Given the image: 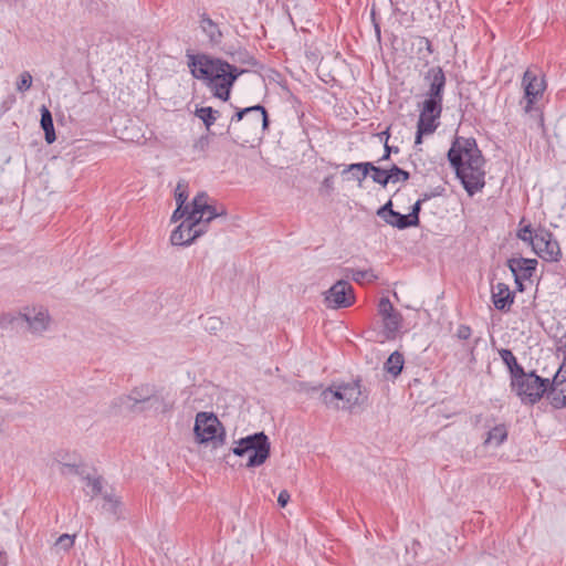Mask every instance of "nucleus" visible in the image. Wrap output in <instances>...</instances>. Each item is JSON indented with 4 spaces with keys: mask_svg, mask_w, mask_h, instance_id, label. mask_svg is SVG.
Masks as SVG:
<instances>
[{
    "mask_svg": "<svg viewBox=\"0 0 566 566\" xmlns=\"http://www.w3.org/2000/svg\"><path fill=\"white\" fill-rule=\"evenodd\" d=\"M227 211L224 208H221L220 210L217 209V207L209 203V197L207 193L201 192L198 193L192 202H191V210L189 212L188 219L193 222H196L197 229H205L206 224L212 221L216 218H226Z\"/></svg>",
    "mask_w": 566,
    "mask_h": 566,
    "instance_id": "1a4fd4ad",
    "label": "nucleus"
},
{
    "mask_svg": "<svg viewBox=\"0 0 566 566\" xmlns=\"http://www.w3.org/2000/svg\"><path fill=\"white\" fill-rule=\"evenodd\" d=\"M390 212H395V210L392 209V201L388 200L378 209L377 214L386 222V219H389Z\"/></svg>",
    "mask_w": 566,
    "mask_h": 566,
    "instance_id": "37998d69",
    "label": "nucleus"
},
{
    "mask_svg": "<svg viewBox=\"0 0 566 566\" xmlns=\"http://www.w3.org/2000/svg\"><path fill=\"white\" fill-rule=\"evenodd\" d=\"M559 349L563 350L564 359L559 373H566V334L560 338Z\"/></svg>",
    "mask_w": 566,
    "mask_h": 566,
    "instance_id": "09e8293b",
    "label": "nucleus"
},
{
    "mask_svg": "<svg viewBox=\"0 0 566 566\" xmlns=\"http://www.w3.org/2000/svg\"><path fill=\"white\" fill-rule=\"evenodd\" d=\"M40 113H41L40 124H41L42 129L44 130L45 142L48 144H52L56 139L52 114H51L50 109L44 105L40 108Z\"/></svg>",
    "mask_w": 566,
    "mask_h": 566,
    "instance_id": "4be33fe9",
    "label": "nucleus"
},
{
    "mask_svg": "<svg viewBox=\"0 0 566 566\" xmlns=\"http://www.w3.org/2000/svg\"><path fill=\"white\" fill-rule=\"evenodd\" d=\"M378 312L382 317L384 333L387 339L396 338L402 322L401 314L396 311L388 297H381Z\"/></svg>",
    "mask_w": 566,
    "mask_h": 566,
    "instance_id": "ddd939ff",
    "label": "nucleus"
},
{
    "mask_svg": "<svg viewBox=\"0 0 566 566\" xmlns=\"http://www.w3.org/2000/svg\"><path fill=\"white\" fill-rule=\"evenodd\" d=\"M440 116L436 115H419V119L417 123V133H416V139L415 144L420 145L422 143V136L432 134L437 127L438 123L437 119H439Z\"/></svg>",
    "mask_w": 566,
    "mask_h": 566,
    "instance_id": "412c9836",
    "label": "nucleus"
},
{
    "mask_svg": "<svg viewBox=\"0 0 566 566\" xmlns=\"http://www.w3.org/2000/svg\"><path fill=\"white\" fill-rule=\"evenodd\" d=\"M105 505L103 506L105 511L118 517L120 512V501L115 494H104Z\"/></svg>",
    "mask_w": 566,
    "mask_h": 566,
    "instance_id": "2f4dec72",
    "label": "nucleus"
},
{
    "mask_svg": "<svg viewBox=\"0 0 566 566\" xmlns=\"http://www.w3.org/2000/svg\"><path fill=\"white\" fill-rule=\"evenodd\" d=\"M389 176L391 182H398V181H407L410 178V174L397 165H392L389 168Z\"/></svg>",
    "mask_w": 566,
    "mask_h": 566,
    "instance_id": "473e14b6",
    "label": "nucleus"
},
{
    "mask_svg": "<svg viewBox=\"0 0 566 566\" xmlns=\"http://www.w3.org/2000/svg\"><path fill=\"white\" fill-rule=\"evenodd\" d=\"M523 86H524V98L526 99V104L524 106V112L532 114L534 113L538 117L539 126H543V115L539 112L538 107H534L536 99L542 96L545 84L544 80L538 78L533 72L527 70L523 75Z\"/></svg>",
    "mask_w": 566,
    "mask_h": 566,
    "instance_id": "9d476101",
    "label": "nucleus"
},
{
    "mask_svg": "<svg viewBox=\"0 0 566 566\" xmlns=\"http://www.w3.org/2000/svg\"><path fill=\"white\" fill-rule=\"evenodd\" d=\"M188 66L195 78L206 82L213 95L222 101L230 97L231 87L237 78L244 73L234 65L206 54H188Z\"/></svg>",
    "mask_w": 566,
    "mask_h": 566,
    "instance_id": "f03ea898",
    "label": "nucleus"
},
{
    "mask_svg": "<svg viewBox=\"0 0 566 566\" xmlns=\"http://www.w3.org/2000/svg\"><path fill=\"white\" fill-rule=\"evenodd\" d=\"M517 238L533 245L535 241V232H533L531 226H525L518 230Z\"/></svg>",
    "mask_w": 566,
    "mask_h": 566,
    "instance_id": "4c0bfd02",
    "label": "nucleus"
},
{
    "mask_svg": "<svg viewBox=\"0 0 566 566\" xmlns=\"http://www.w3.org/2000/svg\"><path fill=\"white\" fill-rule=\"evenodd\" d=\"M31 86H32V75L28 71L22 72L17 82V90L19 92H25V91L30 90Z\"/></svg>",
    "mask_w": 566,
    "mask_h": 566,
    "instance_id": "f704fd0d",
    "label": "nucleus"
},
{
    "mask_svg": "<svg viewBox=\"0 0 566 566\" xmlns=\"http://www.w3.org/2000/svg\"><path fill=\"white\" fill-rule=\"evenodd\" d=\"M200 27L202 31L207 34L210 42L214 44H219L222 40V32L219 29L218 24L212 21L209 17L206 14H202L200 20Z\"/></svg>",
    "mask_w": 566,
    "mask_h": 566,
    "instance_id": "5701e85b",
    "label": "nucleus"
},
{
    "mask_svg": "<svg viewBox=\"0 0 566 566\" xmlns=\"http://www.w3.org/2000/svg\"><path fill=\"white\" fill-rule=\"evenodd\" d=\"M6 557H4V554L0 553V565L1 566H4L6 565Z\"/></svg>",
    "mask_w": 566,
    "mask_h": 566,
    "instance_id": "13d9d810",
    "label": "nucleus"
},
{
    "mask_svg": "<svg viewBox=\"0 0 566 566\" xmlns=\"http://www.w3.org/2000/svg\"><path fill=\"white\" fill-rule=\"evenodd\" d=\"M548 398L551 401V405L556 408H565L566 407V386L562 387L558 391H556L554 388L548 394Z\"/></svg>",
    "mask_w": 566,
    "mask_h": 566,
    "instance_id": "7c9ffc66",
    "label": "nucleus"
},
{
    "mask_svg": "<svg viewBox=\"0 0 566 566\" xmlns=\"http://www.w3.org/2000/svg\"><path fill=\"white\" fill-rule=\"evenodd\" d=\"M269 124L268 112L262 105L237 108L230 118L227 133L235 144L245 146L261 140Z\"/></svg>",
    "mask_w": 566,
    "mask_h": 566,
    "instance_id": "7ed1b4c3",
    "label": "nucleus"
},
{
    "mask_svg": "<svg viewBox=\"0 0 566 566\" xmlns=\"http://www.w3.org/2000/svg\"><path fill=\"white\" fill-rule=\"evenodd\" d=\"M344 275L348 279L350 277L356 283L363 284L365 281L373 282L378 279L376 274H374L373 270H354L346 268L343 270Z\"/></svg>",
    "mask_w": 566,
    "mask_h": 566,
    "instance_id": "bb28decb",
    "label": "nucleus"
},
{
    "mask_svg": "<svg viewBox=\"0 0 566 566\" xmlns=\"http://www.w3.org/2000/svg\"><path fill=\"white\" fill-rule=\"evenodd\" d=\"M499 354L510 371L511 380L524 371L523 366L517 363L512 350L503 348Z\"/></svg>",
    "mask_w": 566,
    "mask_h": 566,
    "instance_id": "b1692460",
    "label": "nucleus"
},
{
    "mask_svg": "<svg viewBox=\"0 0 566 566\" xmlns=\"http://www.w3.org/2000/svg\"><path fill=\"white\" fill-rule=\"evenodd\" d=\"M6 557H4V554L0 553V565L1 566H4L6 565Z\"/></svg>",
    "mask_w": 566,
    "mask_h": 566,
    "instance_id": "4d7b16f0",
    "label": "nucleus"
},
{
    "mask_svg": "<svg viewBox=\"0 0 566 566\" xmlns=\"http://www.w3.org/2000/svg\"><path fill=\"white\" fill-rule=\"evenodd\" d=\"M491 560H493L491 556H483L476 566L489 565Z\"/></svg>",
    "mask_w": 566,
    "mask_h": 566,
    "instance_id": "864d4df0",
    "label": "nucleus"
},
{
    "mask_svg": "<svg viewBox=\"0 0 566 566\" xmlns=\"http://www.w3.org/2000/svg\"><path fill=\"white\" fill-rule=\"evenodd\" d=\"M421 205L422 202L420 200H417L411 207V211L408 213L411 224L415 227L419 226L420 222L419 213L421 211Z\"/></svg>",
    "mask_w": 566,
    "mask_h": 566,
    "instance_id": "ea45409f",
    "label": "nucleus"
},
{
    "mask_svg": "<svg viewBox=\"0 0 566 566\" xmlns=\"http://www.w3.org/2000/svg\"><path fill=\"white\" fill-rule=\"evenodd\" d=\"M443 98L437 96H424L420 115H436L441 116Z\"/></svg>",
    "mask_w": 566,
    "mask_h": 566,
    "instance_id": "393cba45",
    "label": "nucleus"
},
{
    "mask_svg": "<svg viewBox=\"0 0 566 566\" xmlns=\"http://www.w3.org/2000/svg\"><path fill=\"white\" fill-rule=\"evenodd\" d=\"M19 317L28 324L29 331L35 335H42L51 324V316L44 307L25 308L24 312L19 314Z\"/></svg>",
    "mask_w": 566,
    "mask_h": 566,
    "instance_id": "2eb2a0df",
    "label": "nucleus"
},
{
    "mask_svg": "<svg viewBox=\"0 0 566 566\" xmlns=\"http://www.w3.org/2000/svg\"><path fill=\"white\" fill-rule=\"evenodd\" d=\"M403 364L405 359L402 354L396 350L392 354H390V356L386 360L384 369L391 376L397 377L398 375H400Z\"/></svg>",
    "mask_w": 566,
    "mask_h": 566,
    "instance_id": "a878e982",
    "label": "nucleus"
},
{
    "mask_svg": "<svg viewBox=\"0 0 566 566\" xmlns=\"http://www.w3.org/2000/svg\"><path fill=\"white\" fill-rule=\"evenodd\" d=\"M532 249L541 259L548 262L558 261L562 254L557 240L545 228H538L535 231V241Z\"/></svg>",
    "mask_w": 566,
    "mask_h": 566,
    "instance_id": "f8f14e48",
    "label": "nucleus"
},
{
    "mask_svg": "<svg viewBox=\"0 0 566 566\" xmlns=\"http://www.w3.org/2000/svg\"><path fill=\"white\" fill-rule=\"evenodd\" d=\"M290 501V493L286 490L280 492L277 503L281 507H285Z\"/></svg>",
    "mask_w": 566,
    "mask_h": 566,
    "instance_id": "3c124183",
    "label": "nucleus"
},
{
    "mask_svg": "<svg viewBox=\"0 0 566 566\" xmlns=\"http://www.w3.org/2000/svg\"><path fill=\"white\" fill-rule=\"evenodd\" d=\"M354 302V289L347 280L337 281L324 293V303L328 308L349 307Z\"/></svg>",
    "mask_w": 566,
    "mask_h": 566,
    "instance_id": "9b49d317",
    "label": "nucleus"
},
{
    "mask_svg": "<svg viewBox=\"0 0 566 566\" xmlns=\"http://www.w3.org/2000/svg\"><path fill=\"white\" fill-rule=\"evenodd\" d=\"M457 336H458V338L463 339V340L470 338L471 328L467 325H460L457 331Z\"/></svg>",
    "mask_w": 566,
    "mask_h": 566,
    "instance_id": "de8ad7c7",
    "label": "nucleus"
},
{
    "mask_svg": "<svg viewBox=\"0 0 566 566\" xmlns=\"http://www.w3.org/2000/svg\"><path fill=\"white\" fill-rule=\"evenodd\" d=\"M238 55H239V59L237 61H239L243 64L250 65V66L258 65V61L252 55H250L247 51H243V52L240 51V52H238Z\"/></svg>",
    "mask_w": 566,
    "mask_h": 566,
    "instance_id": "c03bdc74",
    "label": "nucleus"
},
{
    "mask_svg": "<svg viewBox=\"0 0 566 566\" xmlns=\"http://www.w3.org/2000/svg\"><path fill=\"white\" fill-rule=\"evenodd\" d=\"M421 43H424V45H426L427 50L429 51V53H432L431 42L428 39L422 38L421 39Z\"/></svg>",
    "mask_w": 566,
    "mask_h": 566,
    "instance_id": "5fc2aeb1",
    "label": "nucleus"
},
{
    "mask_svg": "<svg viewBox=\"0 0 566 566\" xmlns=\"http://www.w3.org/2000/svg\"><path fill=\"white\" fill-rule=\"evenodd\" d=\"M193 431L199 443L211 442L214 448L222 446L226 439L224 430L217 416L205 411L197 413Z\"/></svg>",
    "mask_w": 566,
    "mask_h": 566,
    "instance_id": "6e6552de",
    "label": "nucleus"
},
{
    "mask_svg": "<svg viewBox=\"0 0 566 566\" xmlns=\"http://www.w3.org/2000/svg\"><path fill=\"white\" fill-rule=\"evenodd\" d=\"M507 438V430L504 424H499L492 428L488 432V438L485 440V443H492L495 442V446L502 444Z\"/></svg>",
    "mask_w": 566,
    "mask_h": 566,
    "instance_id": "c756f323",
    "label": "nucleus"
},
{
    "mask_svg": "<svg viewBox=\"0 0 566 566\" xmlns=\"http://www.w3.org/2000/svg\"><path fill=\"white\" fill-rule=\"evenodd\" d=\"M195 115L203 122L207 130H210V127L217 120L218 111L209 106L200 107L196 109Z\"/></svg>",
    "mask_w": 566,
    "mask_h": 566,
    "instance_id": "cd10ccee",
    "label": "nucleus"
},
{
    "mask_svg": "<svg viewBox=\"0 0 566 566\" xmlns=\"http://www.w3.org/2000/svg\"><path fill=\"white\" fill-rule=\"evenodd\" d=\"M322 400L327 406L338 408V400L344 402L343 408L350 409L354 406L364 403L366 396H363L360 381L356 380L348 384H342L333 388H327L321 394Z\"/></svg>",
    "mask_w": 566,
    "mask_h": 566,
    "instance_id": "0eeeda50",
    "label": "nucleus"
},
{
    "mask_svg": "<svg viewBox=\"0 0 566 566\" xmlns=\"http://www.w3.org/2000/svg\"><path fill=\"white\" fill-rule=\"evenodd\" d=\"M175 408V399L169 395V392L165 391V389H156L154 390L147 406L146 411H153L155 413H169Z\"/></svg>",
    "mask_w": 566,
    "mask_h": 566,
    "instance_id": "6ab92c4d",
    "label": "nucleus"
},
{
    "mask_svg": "<svg viewBox=\"0 0 566 566\" xmlns=\"http://www.w3.org/2000/svg\"><path fill=\"white\" fill-rule=\"evenodd\" d=\"M60 472L62 475L75 474L82 478L85 476L84 471L76 464L63 463L61 464Z\"/></svg>",
    "mask_w": 566,
    "mask_h": 566,
    "instance_id": "e433bc0d",
    "label": "nucleus"
},
{
    "mask_svg": "<svg viewBox=\"0 0 566 566\" xmlns=\"http://www.w3.org/2000/svg\"><path fill=\"white\" fill-rule=\"evenodd\" d=\"M156 389L155 385L140 384L135 386L128 395L116 397L111 406V413L117 416L124 412L140 413L146 412V406Z\"/></svg>",
    "mask_w": 566,
    "mask_h": 566,
    "instance_id": "423d86ee",
    "label": "nucleus"
},
{
    "mask_svg": "<svg viewBox=\"0 0 566 566\" xmlns=\"http://www.w3.org/2000/svg\"><path fill=\"white\" fill-rule=\"evenodd\" d=\"M384 149H385V153H384L382 157L379 159V161L388 160L390 158L391 153L397 154L399 151L398 147L389 146V145H385Z\"/></svg>",
    "mask_w": 566,
    "mask_h": 566,
    "instance_id": "8fccbe9b",
    "label": "nucleus"
},
{
    "mask_svg": "<svg viewBox=\"0 0 566 566\" xmlns=\"http://www.w3.org/2000/svg\"><path fill=\"white\" fill-rule=\"evenodd\" d=\"M233 454L243 457L249 453L247 462L248 468H256L262 465L271 452V443L268 436L261 431L253 434L241 438L234 448H232Z\"/></svg>",
    "mask_w": 566,
    "mask_h": 566,
    "instance_id": "39448f33",
    "label": "nucleus"
},
{
    "mask_svg": "<svg viewBox=\"0 0 566 566\" xmlns=\"http://www.w3.org/2000/svg\"><path fill=\"white\" fill-rule=\"evenodd\" d=\"M196 222H191L188 217L171 232L170 242L172 245H188L206 232L205 229H197Z\"/></svg>",
    "mask_w": 566,
    "mask_h": 566,
    "instance_id": "dca6fc26",
    "label": "nucleus"
},
{
    "mask_svg": "<svg viewBox=\"0 0 566 566\" xmlns=\"http://www.w3.org/2000/svg\"><path fill=\"white\" fill-rule=\"evenodd\" d=\"M74 545V536L69 534L61 535L56 542L55 546L61 547L64 551H69Z\"/></svg>",
    "mask_w": 566,
    "mask_h": 566,
    "instance_id": "58836bf2",
    "label": "nucleus"
},
{
    "mask_svg": "<svg viewBox=\"0 0 566 566\" xmlns=\"http://www.w3.org/2000/svg\"><path fill=\"white\" fill-rule=\"evenodd\" d=\"M360 171L359 178L357 177L358 185L361 186L365 178L369 172H373L371 179L374 182L386 187L390 182L389 169H382L378 166H375L373 163H357L348 165L343 171L342 175H346L347 171Z\"/></svg>",
    "mask_w": 566,
    "mask_h": 566,
    "instance_id": "4468645a",
    "label": "nucleus"
},
{
    "mask_svg": "<svg viewBox=\"0 0 566 566\" xmlns=\"http://www.w3.org/2000/svg\"><path fill=\"white\" fill-rule=\"evenodd\" d=\"M443 191H444L443 187H437L433 192H424V193H422V196H421V198L419 200L423 203L424 201H428L432 197L441 196Z\"/></svg>",
    "mask_w": 566,
    "mask_h": 566,
    "instance_id": "49530a36",
    "label": "nucleus"
},
{
    "mask_svg": "<svg viewBox=\"0 0 566 566\" xmlns=\"http://www.w3.org/2000/svg\"><path fill=\"white\" fill-rule=\"evenodd\" d=\"M423 80L428 84V91L424 93V96L443 98L447 78L440 66L430 67L424 74Z\"/></svg>",
    "mask_w": 566,
    "mask_h": 566,
    "instance_id": "a211bd4d",
    "label": "nucleus"
},
{
    "mask_svg": "<svg viewBox=\"0 0 566 566\" xmlns=\"http://www.w3.org/2000/svg\"><path fill=\"white\" fill-rule=\"evenodd\" d=\"M222 326L223 322L219 317L210 316L203 321V327L210 334H217Z\"/></svg>",
    "mask_w": 566,
    "mask_h": 566,
    "instance_id": "72a5a7b5",
    "label": "nucleus"
},
{
    "mask_svg": "<svg viewBox=\"0 0 566 566\" xmlns=\"http://www.w3.org/2000/svg\"><path fill=\"white\" fill-rule=\"evenodd\" d=\"M548 378L525 370L511 380V389L525 405H535L551 387Z\"/></svg>",
    "mask_w": 566,
    "mask_h": 566,
    "instance_id": "20e7f679",
    "label": "nucleus"
},
{
    "mask_svg": "<svg viewBox=\"0 0 566 566\" xmlns=\"http://www.w3.org/2000/svg\"><path fill=\"white\" fill-rule=\"evenodd\" d=\"M350 172L352 174V178L357 180V177L359 178L360 176V171L358 170H354V171H347L346 174Z\"/></svg>",
    "mask_w": 566,
    "mask_h": 566,
    "instance_id": "6e6d98bb",
    "label": "nucleus"
},
{
    "mask_svg": "<svg viewBox=\"0 0 566 566\" xmlns=\"http://www.w3.org/2000/svg\"><path fill=\"white\" fill-rule=\"evenodd\" d=\"M187 193H186V190L182 189V186L180 184H178L177 188H176V201H177V205L178 206H187L186 205V201H187Z\"/></svg>",
    "mask_w": 566,
    "mask_h": 566,
    "instance_id": "a18cd8bd",
    "label": "nucleus"
},
{
    "mask_svg": "<svg viewBox=\"0 0 566 566\" xmlns=\"http://www.w3.org/2000/svg\"><path fill=\"white\" fill-rule=\"evenodd\" d=\"M190 210H191V205L190 206H178L177 205V209L174 211L171 220L178 221L179 219H181L184 217L187 218L189 216Z\"/></svg>",
    "mask_w": 566,
    "mask_h": 566,
    "instance_id": "79ce46f5",
    "label": "nucleus"
},
{
    "mask_svg": "<svg viewBox=\"0 0 566 566\" xmlns=\"http://www.w3.org/2000/svg\"><path fill=\"white\" fill-rule=\"evenodd\" d=\"M386 223L400 230L413 227L408 214H401L397 211L390 212L389 219H386Z\"/></svg>",
    "mask_w": 566,
    "mask_h": 566,
    "instance_id": "c85d7f7f",
    "label": "nucleus"
},
{
    "mask_svg": "<svg viewBox=\"0 0 566 566\" xmlns=\"http://www.w3.org/2000/svg\"><path fill=\"white\" fill-rule=\"evenodd\" d=\"M536 265L537 261L535 259L513 258L507 261V266L514 275L520 291L523 290L522 281L530 280L533 276Z\"/></svg>",
    "mask_w": 566,
    "mask_h": 566,
    "instance_id": "f3484780",
    "label": "nucleus"
},
{
    "mask_svg": "<svg viewBox=\"0 0 566 566\" xmlns=\"http://www.w3.org/2000/svg\"><path fill=\"white\" fill-rule=\"evenodd\" d=\"M83 479L86 481L87 485L91 486L92 496H96L102 493L103 485L101 476L92 478L88 474H86Z\"/></svg>",
    "mask_w": 566,
    "mask_h": 566,
    "instance_id": "c9c22d12",
    "label": "nucleus"
},
{
    "mask_svg": "<svg viewBox=\"0 0 566 566\" xmlns=\"http://www.w3.org/2000/svg\"><path fill=\"white\" fill-rule=\"evenodd\" d=\"M377 136L381 142H384V146L388 145V139L390 137L389 127L386 130L379 133Z\"/></svg>",
    "mask_w": 566,
    "mask_h": 566,
    "instance_id": "603ef678",
    "label": "nucleus"
},
{
    "mask_svg": "<svg viewBox=\"0 0 566 566\" xmlns=\"http://www.w3.org/2000/svg\"><path fill=\"white\" fill-rule=\"evenodd\" d=\"M209 145H210L209 135H203L195 142L193 149L199 153H205L208 149Z\"/></svg>",
    "mask_w": 566,
    "mask_h": 566,
    "instance_id": "a19ab883",
    "label": "nucleus"
},
{
    "mask_svg": "<svg viewBox=\"0 0 566 566\" xmlns=\"http://www.w3.org/2000/svg\"><path fill=\"white\" fill-rule=\"evenodd\" d=\"M492 300L496 310L507 311L514 301V294L506 284L497 283L492 289Z\"/></svg>",
    "mask_w": 566,
    "mask_h": 566,
    "instance_id": "aec40b11",
    "label": "nucleus"
},
{
    "mask_svg": "<svg viewBox=\"0 0 566 566\" xmlns=\"http://www.w3.org/2000/svg\"><path fill=\"white\" fill-rule=\"evenodd\" d=\"M448 160L470 196L484 187V158L475 139L457 137L448 151Z\"/></svg>",
    "mask_w": 566,
    "mask_h": 566,
    "instance_id": "f257e3e1",
    "label": "nucleus"
}]
</instances>
